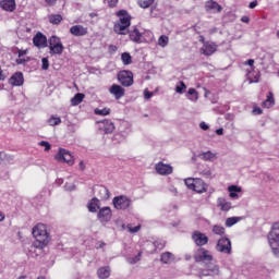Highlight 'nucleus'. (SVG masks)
Returning <instances> with one entry per match:
<instances>
[{"instance_id": "obj_1", "label": "nucleus", "mask_w": 279, "mask_h": 279, "mask_svg": "<svg viewBox=\"0 0 279 279\" xmlns=\"http://www.w3.org/2000/svg\"><path fill=\"white\" fill-rule=\"evenodd\" d=\"M119 20L113 25L114 34L119 36H128L130 34V25H132V16L126 10H120L116 13Z\"/></svg>"}, {"instance_id": "obj_2", "label": "nucleus", "mask_w": 279, "mask_h": 279, "mask_svg": "<svg viewBox=\"0 0 279 279\" xmlns=\"http://www.w3.org/2000/svg\"><path fill=\"white\" fill-rule=\"evenodd\" d=\"M32 233L34 239H36V243H38V247L43 250V247H47V245H49V241H51V238L49 236L46 225L38 223L33 228Z\"/></svg>"}, {"instance_id": "obj_3", "label": "nucleus", "mask_w": 279, "mask_h": 279, "mask_svg": "<svg viewBox=\"0 0 279 279\" xmlns=\"http://www.w3.org/2000/svg\"><path fill=\"white\" fill-rule=\"evenodd\" d=\"M268 243L275 256H279V221L275 222L268 233Z\"/></svg>"}, {"instance_id": "obj_4", "label": "nucleus", "mask_w": 279, "mask_h": 279, "mask_svg": "<svg viewBox=\"0 0 279 279\" xmlns=\"http://www.w3.org/2000/svg\"><path fill=\"white\" fill-rule=\"evenodd\" d=\"M185 185L190 191H195V193H206L208 191V185L202 179H185Z\"/></svg>"}, {"instance_id": "obj_5", "label": "nucleus", "mask_w": 279, "mask_h": 279, "mask_svg": "<svg viewBox=\"0 0 279 279\" xmlns=\"http://www.w3.org/2000/svg\"><path fill=\"white\" fill-rule=\"evenodd\" d=\"M112 204L116 210H128L132 206V198L125 195L116 196L112 199Z\"/></svg>"}, {"instance_id": "obj_6", "label": "nucleus", "mask_w": 279, "mask_h": 279, "mask_svg": "<svg viewBox=\"0 0 279 279\" xmlns=\"http://www.w3.org/2000/svg\"><path fill=\"white\" fill-rule=\"evenodd\" d=\"M49 49L51 56H62L64 45H62V41L58 36H51L49 39Z\"/></svg>"}, {"instance_id": "obj_7", "label": "nucleus", "mask_w": 279, "mask_h": 279, "mask_svg": "<svg viewBox=\"0 0 279 279\" xmlns=\"http://www.w3.org/2000/svg\"><path fill=\"white\" fill-rule=\"evenodd\" d=\"M216 251L221 254H232V242L228 238H221L216 244Z\"/></svg>"}, {"instance_id": "obj_8", "label": "nucleus", "mask_w": 279, "mask_h": 279, "mask_svg": "<svg viewBox=\"0 0 279 279\" xmlns=\"http://www.w3.org/2000/svg\"><path fill=\"white\" fill-rule=\"evenodd\" d=\"M194 259L196 263H210L213 260V254H210V251L201 247L195 252Z\"/></svg>"}, {"instance_id": "obj_9", "label": "nucleus", "mask_w": 279, "mask_h": 279, "mask_svg": "<svg viewBox=\"0 0 279 279\" xmlns=\"http://www.w3.org/2000/svg\"><path fill=\"white\" fill-rule=\"evenodd\" d=\"M118 80L122 86H132L134 84V74L130 71H121Z\"/></svg>"}, {"instance_id": "obj_10", "label": "nucleus", "mask_w": 279, "mask_h": 279, "mask_svg": "<svg viewBox=\"0 0 279 279\" xmlns=\"http://www.w3.org/2000/svg\"><path fill=\"white\" fill-rule=\"evenodd\" d=\"M192 241L197 247H204V245H208V238L206 236V233H203L202 231H194L192 233Z\"/></svg>"}, {"instance_id": "obj_11", "label": "nucleus", "mask_w": 279, "mask_h": 279, "mask_svg": "<svg viewBox=\"0 0 279 279\" xmlns=\"http://www.w3.org/2000/svg\"><path fill=\"white\" fill-rule=\"evenodd\" d=\"M56 160H58L59 162H66V165H69L70 167L73 166V155H71V153L64 148H61L59 150V153L56 156Z\"/></svg>"}, {"instance_id": "obj_12", "label": "nucleus", "mask_w": 279, "mask_h": 279, "mask_svg": "<svg viewBox=\"0 0 279 279\" xmlns=\"http://www.w3.org/2000/svg\"><path fill=\"white\" fill-rule=\"evenodd\" d=\"M155 171L159 175H171V173H173V167L169 163H165L162 161H159L155 166Z\"/></svg>"}, {"instance_id": "obj_13", "label": "nucleus", "mask_w": 279, "mask_h": 279, "mask_svg": "<svg viewBox=\"0 0 279 279\" xmlns=\"http://www.w3.org/2000/svg\"><path fill=\"white\" fill-rule=\"evenodd\" d=\"M98 219L101 222L108 223L112 219V209L110 207H102L98 211Z\"/></svg>"}, {"instance_id": "obj_14", "label": "nucleus", "mask_w": 279, "mask_h": 279, "mask_svg": "<svg viewBox=\"0 0 279 279\" xmlns=\"http://www.w3.org/2000/svg\"><path fill=\"white\" fill-rule=\"evenodd\" d=\"M33 45L39 49L47 47V36H45L43 33H37L33 38Z\"/></svg>"}, {"instance_id": "obj_15", "label": "nucleus", "mask_w": 279, "mask_h": 279, "mask_svg": "<svg viewBox=\"0 0 279 279\" xmlns=\"http://www.w3.org/2000/svg\"><path fill=\"white\" fill-rule=\"evenodd\" d=\"M215 51H217V45H215V43L206 41L201 48V53H203V56H213Z\"/></svg>"}, {"instance_id": "obj_16", "label": "nucleus", "mask_w": 279, "mask_h": 279, "mask_svg": "<svg viewBox=\"0 0 279 279\" xmlns=\"http://www.w3.org/2000/svg\"><path fill=\"white\" fill-rule=\"evenodd\" d=\"M206 276H211V277L219 276V266L210 265V266H208V269L201 270L199 277L204 278Z\"/></svg>"}, {"instance_id": "obj_17", "label": "nucleus", "mask_w": 279, "mask_h": 279, "mask_svg": "<svg viewBox=\"0 0 279 279\" xmlns=\"http://www.w3.org/2000/svg\"><path fill=\"white\" fill-rule=\"evenodd\" d=\"M24 82L23 72H16L9 80V84H11V86H23Z\"/></svg>"}, {"instance_id": "obj_18", "label": "nucleus", "mask_w": 279, "mask_h": 279, "mask_svg": "<svg viewBox=\"0 0 279 279\" xmlns=\"http://www.w3.org/2000/svg\"><path fill=\"white\" fill-rule=\"evenodd\" d=\"M0 8L4 12H14L16 10V0H0Z\"/></svg>"}, {"instance_id": "obj_19", "label": "nucleus", "mask_w": 279, "mask_h": 279, "mask_svg": "<svg viewBox=\"0 0 279 279\" xmlns=\"http://www.w3.org/2000/svg\"><path fill=\"white\" fill-rule=\"evenodd\" d=\"M70 34H72V36H86V34H88V28L84 27L83 25H74L70 28Z\"/></svg>"}, {"instance_id": "obj_20", "label": "nucleus", "mask_w": 279, "mask_h": 279, "mask_svg": "<svg viewBox=\"0 0 279 279\" xmlns=\"http://www.w3.org/2000/svg\"><path fill=\"white\" fill-rule=\"evenodd\" d=\"M109 93L116 97V99H121V97L125 96V89L120 85L113 84L109 88Z\"/></svg>"}, {"instance_id": "obj_21", "label": "nucleus", "mask_w": 279, "mask_h": 279, "mask_svg": "<svg viewBox=\"0 0 279 279\" xmlns=\"http://www.w3.org/2000/svg\"><path fill=\"white\" fill-rule=\"evenodd\" d=\"M205 8L207 12H214V14L219 13L221 12V10H223V8H221V4L213 0L207 1Z\"/></svg>"}, {"instance_id": "obj_22", "label": "nucleus", "mask_w": 279, "mask_h": 279, "mask_svg": "<svg viewBox=\"0 0 279 279\" xmlns=\"http://www.w3.org/2000/svg\"><path fill=\"white\" fill-rule=\"evenodd\" d=\"M160 260L163 263V265H171L175 260V255L171 252H165L160 256Z\"/></svg>"}, {"instance_id": "obj_23", "label": "nucleus", "mask_w": 279, "mask_h": 279, "mask_svg": "<svg viewBox=\"0 0 279 279\" xmlns=\"http://www.w3.org/2000/svg\"><path fill=\"white\" fill-rule=\"evenodd\" d=\"M218 207L223 210V211H228L230 210V208H232V203L226 201V198L223 197H219L217 201Z\"/></svg>"}, {"instance_id": "obj_24", "label": "nucleus", "mask_w": 279, "mask_h": 279, "mask_svg": "<svg viewBox=\"0 0 279 279\" xmlns=\"http://www.w3.org/2000/svg\"><path fill=\"white\" fill-rule=\"evenodd\" d=\"M87 208H88L89 213H97V210H99L98 198L97 197L92 198L87 204Z\"/></svg>"}, {"instance_id": "obj_25", "label": "nucleus", "mask_w": 279, "mask_h": 279, "mask_svg": "<svg viewBox=\"0 0 279 279\" xmlns=\"http://www.w3.org/2000/svg\"><path fill=\"white\" fill-rule=\"evenodd\" d=\"M105 134H112L114 132V123L111 120H104L102 122Z\"/></svg>"}, {"instance_id": "obj_26", "label": "nucleus", "mask_w": 279, "mask_h": 279, "mask_svg": "<svg viewBox=\"0 0 279 279\" xmlns=\"http://www.w3.org/2000/svg\"><path fill=\"white\" fill-rule=\"evenodd\" d=\"M129 36L133 43H141L142 35L138 28H134L131 32L129 31Z\"/></svg>"}, {"instance_id": "obj_27", "label": "nucleus", "mask_w": 279, "mask_h": 279, "mask_svg": "<svg viewBox=\"0 0 279 279\" xmlns=\"http://www.w3.org/2000/svg\"><path fill=\"white\" fill-rule=\"evenodd\" d=\"M86 95L83 93H77L75 96L71 99V106H80L84 101V98Z\"/></svg>"}, {"instance_id": "obj_28", "label": "nucleus", "mask_w": 279, "mask_h": 279, "mask_svg": "<svg viewBox=\"0 0 279 279\" xmlns=\"http://www.w3.org/2000/svg\"><path fill=\"white\" fill-rule=\"evenodd\" d=\"M276 105V99H274V93L269 92L267 95V99L263 102L264 108H271Z\"/></svg>"}, {"instance_id": "obj_29", "label": "nucleus", "mask_w": 279, "mask_h": 279, "mask_svg": "<svg viewBox=\"0 0 279 279\" xmlns=\"http://www.w3.org/2000/svg\"><path fill=\"white\" fill-rule=\"evenodd\" d=\"M97 276L100 279L110 278V267H101L97 270Z\"/></svg>"}, {"instance_id": "obj_30", "label": "nucleus", "mask_w": 279, "mask_h": 279, "mask_svg": "<svg viewBox=\"0 0 279 279\" xmlns=\"http://www.w3.org/2000/svg\"><path fill=\"white\" fill-rule=\"evenodd\" d=\"M100 199H110V191L106 186H98Z\"/></svg>"}, {"instance_id": "obj_31", "label": "nucleus", "mask_w": 279, "mask_h": 279, "mask_svg": "<svg viewBox=\"0 0 279 279\" xmlns=\"http://www.w3.org/2000/svg\"><path fill=\"white\" fill-rule=\"evenodd\" d=\"M211 232L214 234H217L218 236H225L226 235V228L219 225H215L211 229Z\"/></svg>"}, {"instance_id": "obj_32", "label": "nucleus", "mask_w": 279, "mask_h": 279, "mask_svg": "<svg viewBox=\"0 0 279 279\" xmlns=\"http://www.w3.org/2000/svg\"><path fill=\"white\" fill-rule=\"evenodd\" d=\"M228 191H229V196L234 199V197H239V194L236 193H241V187L236 185H230L228 187Z\"/></svg>"}, {"instance_id": "obj_33", "label": "nucleus", "mask_w": 279, "mask_h": 279, "mask_svg": "<svg viewBox=\"0 0 279 279\" xmlns=\"http://www.w3.org/2000/svg\"><path fill=\"white\" fill-rule=\"evenodd\" d=\"M48 19L49 23H51L52 25H60V23H62V15L60 14H51Z\"/></svg>"}, {"instance_id": "obj_34", "label": "nucleus", "mask_w": 279, "mask_h": 279, "mask_svg": "<svg viewBox=\"0 0 279 279\" xmlns=\"http://www.w3.org/2000/svg\"><path fill=\"white\" fill-rule=\"evenodd\" d=\"M239 221H241V217H230L227 218L225 226L227 228H232V226H235V223H239Z\"/></svg>"}, {"instance_id": "obj_35", "label": "nucleus", "mask_w": 279, "mask_h": 279, "mask_svg": "<svg viewBox=\"0 0 279 279\" xmlns=\"http://www.w3.org/2000/svg\"><path fill=\"white\" fill-rule=\"evenodd\" d=\"M187 99H190V101H197V99H199V97L197 95V90L195 88L189 89Z\"/></svg>"}, {"instance_id": "obj_36", "label": "nucleus", "mask_w": 279, "mask_h": 279, "mask_svg": "<svg viewBox=\"0 0 279 279\" xmlns=\"http://www.w3.org/2000/svg\"><path fill=\"white\" fill-rule=\"evenodd\" d=\"M121 60L124 65L132 64V56L130 54V52H123L121 54Z\"/></svg>"}, {"instance_id": "obj_37", "label": "nucleus", "mask_w": 279, "mask_h": 279, "mask_svg": "<svg viewBox=\"0 0 279 279\" xmlns=\"http://www.w3.org/2000/svg\"><path fill=\"white\" fill-rule=\"evenodd\" d=\"M48 123L51 126L60 125V123H62V119H60V117L57 116H51L48 120Z\"/></svg>"}, {"instance_id": "obj_38", "label": "nucleus", "mask_w": 279, "mask_h": 279, "mask_svg": "<svg viewBox=\"0 0 279 279\" xmlns=\"http://www.w3.org/2000/svg\"><path fill=\"white\" fill-rule=\"evenodd\" d=\"M199 158H202V160L210 161L215 158V154H213V151L208 150L206 153H202L199 155Z\"/></svg>"}, {"instance_id": "obj_39", "label": "nucleus", "mask_w": 279, "mask_h": 279, "mask_svg": "<svg viewBox=\"0 0 279 279\" xmlns=\"http://www.w3.org/2000/svg\"><path fill=\"white\" fill-rule=\"evenodd\" d=\"M159 47H167L169 45V37L167 35H161L158 39Z\"/></svg>"}, {"instance_id": "obj_40", "label": "nucleus", "mask_w": 279, "mask_h": 279, "mask_svg": "<svg viewBox=\"0 0 279 279\" xmlns=\"http://www.w3.org/2000/svg\"><path fill=\"white\" fill-rule=\"evenodd\" d=\"M184 90H186V84L180 81L179 84L175 86V93H179V95H182Z\"/></svg>"}, {"instance_id": "obj_41", "label": "nucleus", "mask_w": 279, "mask_h": 279, "mask_svg": "<svg viewBox=\"0 0 279 279\" xmlns=\"http://www.w3.org/2000/svg\"><path fill=\"white\" fill-rule=\"evenodd\" d=\"M95 114H99L100 117H108V114H110V108L95 109Z\"/></svg>"}, {"instance_id": "obj_42", "label": "nucleus", "mask_w": 279, "mask_h": 279, "mask_svg": "<svg viewBox=\"0 0 279 279\" xmlns=\"http://www.w3.org/2000/svg\"><path fill=\"white\" fill-rule=\"evenodd\" d=\"M140 8H143L144 10L147 8H150V5H154L150 0H140L138 1Z\"/></svg>"}, {"instance_id": "obj_43", "label": "nucleus", "mask_w": 279, "mask_h": 279, "mask_svg": "<svg viewBox=\"0 0 279 279\" xmlns=\"http://www.w3.org/2000/svg\"><path fill=\"white\" fill-rule=\"evenodd\" d=\"M41 69H43V71L49 70V59H47V58L41 59Z\"/></svg>"}, {"instance_id": "obj_44", "label": "nucleus", "mask_w": 279, "mask_h": 279, "mask_svg": "<svg viewBox=\"0 0 279 279\" xmlns=\"http://www.w3.org/2000/svg\"><path fill=\"white\" fill-rule=\"evenodd\" d=\"M248 78H250V84H254V83H258L260 80V75L256 74L253 78H252V73H248Z\"/></svg>"}, {"instance_id": "obj_45", "label": "nucleus", "mask_w": 279, "mask_h": 279, "mask_svg": "<svg viewBox=\"0 0 279 279\" xmlns=\"http://www.w3.org/2000/svg\"><path fill=\"white\" fill-rule=\"evenodd\" d=\"M105 3H107L108 8H117L119 0H105Z\"/></svg>"}, {"instance_id": "obj_46", "label": "nucleus", "mask_w": 279, "mask_h": 279, "mask_svg": "<svg viewBox=\"0 0 279 279\" xmlns=\"http://www.w3.org/2000/svg\"><path fill=\"white\" fill-rule=\"evenodd\" d=\"M29 60H32L29 57H27V58H25V59L19 57V58L15 60V62H16V64H26V62H29Z\"/></svg>"}, {"instance_id": "obj_47", "label": "nucleus", "mask_w": 279, "mask_h": 279, "mask_svg": "<svg viewBox=\"0 0 279 279\" xmlns=\"http://www.w3.org/2000/svg\"><path fill=\"white\" fill-rule=\"evenodd\" d=\"M39 145L40 147H45V151H49V149H51V144H49V142L41 141Z\"/></svg>"}, {"instance_id": "obj_48", "label": "nucleus", "mask_w": 279, "mask_h": 279, "mask_svg": "<svg viewBox=\"0 0 279 279\" xmlns=\"http://www.w3.org/2000/svg\"><path fill=\"white\" fill-rule=\"evenodd\" d=\"M154 97V93L145 89L144 90V99H151Z\"/></svg>"}, {"instance_id": "obj_49", "label": "nucleus", "mask_w": 279, "mask_h": 279, "mask_svg": "<svg viewBox=\"0 0 279 279\" xmlns=\"http://www.w3.org/2000/svg\"><path fill=\"white\" fill-rule=\"evenodd\" d=\"M154 246L157 247V250H162L165 248V242H154Z\"/></svg>"}, {"instance_id": "obj_50", "label": "nucleus", "mask_w": 279, "mask_h": 279, "mask_svg": "<svg viewBox=\"0 0 279 279\" xmlns=\"http://www.w3.org/2000/svg\"><path fill=\"white\" fill-rule=\"evenodd\" d=\"M142 253H138L134 258L131 259V264L135 265V263H138L141 260Z\"/></svg>"}, {"instance_id": "obj_51", "label": "nucleus", "mask_w": 279, "mask_h": 279, "mask_svg": "<svg viewBox=\"0 0 279 279\" xmlns=\"http://www.w3.org/2000/svg\"><path fill=\"white\" fill-rule=\"evenodd\" d=\"M7 158L8 154H5V151H0V162H5Z\"/></svg>"}, {"instance_id": "obj_52", "label": "nucleus", "mask_w": 279, "mask_h": 279, "mask_svg": "<svg viewBox=\"0 0 279 279\" xmlns=\"http://www.w3.org/2000/svg\"><path fill=\"white\" fill-rule=\"evenodd\" d=\"M199 128H201V130H204L205 132H206V130H210V126H208V124H206V122H201Z\"/></svg>"}, {"instance_id": "obj_53", "label": "nucleus", "mask_w": 279, "mask_h": 279, "mask_svg": "<svg viewBox=\"0 0 279 279\" xmlns=\"http://www.w3.org/2000/svg\"><path fill=\"white\" fill-rule=\"evenodd\" d=\"M27 49L26 50H21V49H19L17 50V56H19V58H23V56H27Z\"/></svg>"}, {"instance_id": "obj_54", "label": "nucleus", "mask_w": 279, "mask_h": 279, "mask_svg": "<svg viewBox=\"0 0 279 279\" xmlns=\"http://www.w3.org/2000/svg\"><path fill=\"white\" fill-rule=\"evenodd\" d=\"M138 230H141V226H137V227H134V228L129 227V231L132 232V233H136V232H138Z\"/></svg>"}, {"instance_id": "obj_55", "label": "nucleus", "mask_w": 279, "mask_h": 279, "mask_svg": "<svg viewBox=\"0 0 279 279\" xmlns=\"http://www.w3.org/2000/svg\"><path fill=\"white\" fill-rule=\"evenodd\" d=\"M256 5H258V1H253V2H251L250 4H248V8L251 9V10H254V8H256Z\"/></svg>"}, {"instance_id": "obj_56", "label": "nucleus", "mask_w": 279, "mask_h": 279, "mask_svg": "<svg viewBox=\"0 0 279 279\" xmlns=\"http://www.w3.org/2000/svg\"><path fill=\"white\" fill-rule=\"evenodd\" d=\"M12 160H14V156L7 155V158H5L4 162H12Z\"/></svg>"}, {"instance_id": "obj_57", "label": "nucleus", "mask_w": 279, "mask_h": 279, "mask_svg": "<svg viewBox=\"0 0 279 279\" xmlns=\"http://www.w3.org/2000/svg\"><path fill=\"white\" fill-rule=\"evenodd\" d=\"M45 2L47 3V5H53L54 3L58 2V0H45Z\"/></svg>"}, {"instance_id": "obj_58", "label": "nucleus", "mask_w": 279, "mask_h": 279, "mask_svg": "<svg viewBox=\"0 0 279 279\" xmlns=\"http://www.w3.org/2000/svg\"><path fill=\"white\" fill-rule=\"evenodd\" d=\"M253 112H254V114H263V109H260V108H255V109L253 110Z\"/></svg>"}, {"instance_id": "obj_59", "label": "nucleus", "mask_w": 279, "mask_h": 279, "mask_svg": "<svg viewBox=\"0 0 279 279\" xmlns=\"http://www.w3.org/2000/svg\"><path fill=\"white\" fill-rule=\"evenodd\" d=\"M245 64H247L248 66H254V59H248Z\"/></svg>"}, {"instance_id": "obj_60", "label": "nucleus", "mask_w": 279, "mask_h": 279, "mask_svg": "<svg viewBox=\"0 0 279 279\" xmlns=\"http://www.w3.org/2000/svg\"><path fill=\"white\" fill-rule=\"evenodd\" d=\"M65 191H75V185H65Z\"/></svg>"}, {"instance_id": "obj_61", "label": "nucleus", "mask_w": 279, "mask_h": 279, "mask_svg": "<svg viewBox=\"0 0 279 279\" xmlns=\"http://www.w3.org/2000/svg\"><path fill=\"white\" fill-rule=\"evenodd\" d=\"M216 134H218V136H223V129H218L216 130Z\"/></svg>"}, {"instance_id": "obj_62", "label": "nucleus", "mask_w": 279, "mask_h": 279, "mask_svg": "<svg viewBox=\"0 0 279 279\" xmlns=\"http://www.w3.org/2000/svg\"><path fill=\"white\" fill-rule=\"evenodd\" d=\"M241 21H242V23H250V17L248 16H242Z\"/></svg>"}, {"instance_id": "obj_63", "label": "nucleus", "mask_w": 279, "mask_h": 279, "mask_svg": "<svg viewBox=\"0 0 279 279\" xmlns=\"http://www.w3.org/2000/svg\"><path fill=\"white\" fill-rule=\"evenodd\" d=\"M86 169V166L84 165V161H80V170L84 171Z\"/></svg>"}, {"instance_id": "obj_64", "label": "nucleus", "mask_w": 279, "mask_h": 279, "mask_svg": "<svg viewBox=\"0 0 279 279\" xmlns=\"http://www.w3.org/2000/svg\"><path fill=\"white\" fill-rule=\"evenodd\" d=\"M109 51H117V46L110 45L109 46Z\"/></svg>"}]
</instances>
